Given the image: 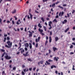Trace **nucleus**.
Returning a JSON list of instances; mask_svg holds the SVG:
<instances>
[{"instance_id":"36","label":"nucleus","mask_w":75,"mask_h":75,"mask_svg":"<svg viewBox=\"0 0 75 75\" xmlns=\"http://www.w3.org/2000/svg\"><path fill=\"white\" fill-rule=\"evenodd\" d=\"M48 51H49V54H50L51 52V50H48Z\"/></svg>"},{"instance_id":"16","label":"nucleus","mask_w":75,"mask_h":75,"mask_svg":"<svg viewBox=\"0 0 75 75\" xmlns=\"http://www.w3.org/2000/svg\"><path fill=\"white\" fill-rule=\"evenodd\" d=\"M69 28H67V29L66 30H65V31H64V32L65 33L67 32L69 30Z\"/></svg>"},{"instance_id":"54","label":"nucleus","mask_w":75,"mask_h":75,"mask_svg":"<svg viewBox=\"0 0 75 75\" xmlns=\"http://www.w3.org/2000/svg\"><path fill=\"white\" fill-rule=\"evenodd\" d=\"M14 17L15 18V19L16 20L17 19V18H16V17L15 16H14Z\"/></svg>"},{"instance_id":"52","label":"nucleus","mask_w":75,"mask_h":75,"mask_svg":"<svg viewBox=\"0 0 75 75\" xmlns=\"http://www.w3.org/2000/svg\"><path fill=\"white\" fill-rule=\"evenodd\" d=\"M16 24L17 25H19L20 24H19V22H18L17 21V22H16Z\"/></svg>"},{"instance_id":"8","label":"nucleus","mask_w":75,"mask_h":75,"mask_svg":"<svg viewBox=\"0 0 75 75\" xmlns=\"http://www.w3.org/2000/svg\"><path fill=\"white\" fill-rule=\"evenodd\" d=\"M53 49L54 52H55L56 50H58V49L57 48L54 47H53Z\"/></svg>"},{"instance_id":"17","label":"nucleus","mask_w":75,"mask_h":75,"mask_svg":"<svg viewBox=\"0 0 75 75\" xmlns=\"http://www.w3.org/2000/svg\"><path fill=\"white\" fill-rule=\"evenodd\" d=\"M49 39H50L49 42L51 43V42H52V39H51V36L50 37H49Z\"/></svg>"},{"instance_id":"57","label":"nucleus","mask_w":75,"mask_h":75,"mask_svg":"<svg viewBox=\"0 0 75 75\" xmlns=\"http://www.w3.org/2000/svg\"><path fill=\"white\" fill-rule=\"evenodd\" d=\"M67 17H69V13H67Z\"/></svg>"},{"instance_id":"55","label":"nucleus","mask_w":75,"mask_h":75,"mask_svg":"<svg viewBox=\"0 0 75 75\" xmlns=\"http://www.w3.org/2000/svg\"><path fill=\"white\" fill-rule=\"evenodd\" d=\"M46 20L47 21H48L49 20V18H47Z\"/></svg>"},{"instance_id":"6","label":"nucleus","mask_w":75,"mask_h":75,"mask_svg":"<svg viewBox=\"0 0 75 75\" xmlns=\"http://www.w3.org/2000/svg\"><path fill=\"white\" fill-rule=\"evenodd\" d=\"M40 37H39L38 38V39H36L35 40L36 42L37 43L38 42H40Z\"/></svg>"},{"instance_id":"41","label":"nucleus","mask_w":75,"mask_h":75,"mask_svg":"<svg viewBox=\"0 0 75 75\" xmlns=\"http://www.w3.org/2000/svg\"><path fill=\"white\" fill-rule=\"evenodd\" d=\"M74 46L73 45H71V47H70V48H72Z\"/></svg>"},{"instance_id":"62","label":"nucleus","mask_w":75,"mask_h":75,"mask_svg":"<svg viewBox=\"0 0 75 75\" xmlns=\"http://www.w3.org/2000/svg\"><path fill=\"white\" fill-rule=\"evenodd\" d=\"M25 32L27 31V28H25Z\"/></svg>"},{"instance_id":"42","label":"nucleus","mask_w":75,"mask_h":75,"mask_svg":"<svg viewBox=\"0 0 75 75\" xmlns=\"http://www.w3.org/2000/svg\"><path fill=\"white\" fill-rule=\"evenodd\" d=\"M75 12V10H73V12H72V13L74 14Z\"/></svg>"},{"instance_id":"3","label":"nucleus","mask_w":75,"mask_h":75,"mask_svg":"<svg viewBox=\"0 0 75 75\" xmlns=\"http://www.w3.org/2000/svg\"><path fill=\"white\" fill-rule=\"evenodd\" d=\"M53 61V60H51L50 59H49L48 60V61H46V62L47 63V64L48 65H50V63L49 62H52Z\"/></svg>"},{"instance_id":"19","label":"nucleus","mask_w":75,"mask_h":75,"mask_svg":"<svg viewBox=\"0 0 75 75\" xmlns=\"http://www.w3.org/2000/svg\"><path fill=\"white\" fill-rule=\"evenodd\" d=\"M16 9H14V11H13V12H12V13L13 14H14L15 13H16Z\"/></svg>"},{"instance_id":"21","label":"nucleus","mask_w":75,"mask_h":75,"mask_svg":"<svg viewBox=\"0 0 75 75\" xmlns=\"http://www.w3.org/2000/svg\"><path fill=\"white\" fill-rule=\"evenodd\" d=\"M6 40H7V38H6V37H4V42H5Z\"/></svg>"},{"instance_id":"14","label":"nucleus","mask_w":75,"mask_h":75,"mask_svg":"<svg viewBox=\"0 0 75 75\" xmlns=\"http://www.w3.org/2000/svg\"><path fill=\"white\" fill-rule=\"evenodd\" d=\"M20 50H21V52L22 53L24 52V50L23 49H22L21 48L20 49Z\"/></svg>"},{"instance_id":"51","label":"nucleus","mask_w":75,"mask_h":75,"mask_svg":"<svg viewBox=\"0 0 75 75\" xmlns=\"http://www.w3.org/2000/svg\"><path fill=\"white\" fill-rule=\"evenodd\" d=\"M12 24L13 25L14 24V21H13V20L12 21Z\"/></svg>"},{"instance_id":"1","label":"nucleus","mask_w":75,"mask_h":75,"mask_svg":"<svg viewBox=\"0 0 75 75\" xmlns=\"http://www.w3.org/2000/svg\"><path fill=\"white\" fill-rule=\"evenodd\" d=\"M7 40L8 41L6 43L8 44V45H5V47L7 48H10V47H11L12 42H11L9 40H10V38L8 37H7Z\"/></svg>"},{"instance_id":"32","label":"nucleus","mask_w":75,"mask_h":75,"mask_svg":"<svg viewBox=\"0 0 75 75\" xmlns=\"http://www.w3.org/2000/svg\"><path fill=\"white\" fill-rule=\"evenodd\" d=\"M37 26V25H35L34 26V30H35L36 29V27Z\"/></svg>"},{"instance_id":"4","label":"nucleus","mask_w":75,"mask_h":75,"mask_svg":"<svg viewBox=\"0 0 75 75\" xmlns=\"http://www.w3.org/2000/svg\"><path fill=\"white\" fill-rule=\"evenodd\" d=\"M5 57L6 59H8V60L10 59L11 58V57L10 56H8V55H7L6 56H5Z\"/></svg>"},{"instance_id":"18","label":"nucleus","mask_w":75,"mask_h":75,"mask_svg":"<svg viewBox=\"0 0 75 75\" xmlns=\"http://www.w3.org/2000/svg\"><path fill=\"white\" fill-rule=\"evenodd\" d=\"M52 7H55V4L54 3V4H53L52 5Z\"/></svg>"},{"instance_id":"15","label":"nucleus","mask_w":75,"mask_h":75,"mask_svg":"<svg viewBox=\"0 0 75 75\" xmlns=\"http://www.w3.org/2000/svg\"><path fill=\"white\" fill-rule=\"evenodd\" d=\"M52 24V22L51 21H50L49 22V26H51V24Z\"/></svg>"},{"instance_id":"27","label":"nucleus","mask_w":75,"mask_h":75,"mask_svg":"<svg viewBox=\"0 0 75 75\" xmlns=\"http://www.w3.org/2000/svg\"><path fill=\"white\" fill-rule=\"evenodd\" d=\"M40 62V63L41 64H42L44 62V61H41Z\"/></svg>"},{"instance_id":"24","label":"nucleus","mask_w":75,"mask_h":75,"mask_svg":"<svg viewBox=\"0 0 75 75\" xmlns=\"http://www.w3.org/2000/svg\"><path fill=\"white\" fill-rule=\"evenodd\" d=\"M28 61H30V62H31L32 61V59H31L30 58H28Z\"/></svg>"},{"instance_id":"64","label":"nucleus","mask_w":75,"mask_h":75,"mask_svg":"<svg viewBox=\"0 0 75 75\" xmlns=\"http://www.w3.org/2000/svg\"><path fill=\"white\" fill-rule=\"evenodd\" d=\"M72 40L74 41V40H75V38H74L72 39Z\"/></svg>"},{"instance_id":"58","label":"nucleus","mask_w":75,"mask_h":75,"mask_svg":"<svg viewBox=\"0 0 75 75\" xmlns=\"http://www.w3.org/2000/svg\"><path fill=\"white\" fill-rule=\"evenodd\" d=\"M72 44L73 45H74L75 46V43H74V42H73V43H72Z\"/></svg>"},{"instance_id":"31","label":"nucleus","mask_w":75,"mask_h":75,"mask_svg":"<svg viewBox=\"0 0 75 75\" xmlns=\"http://www.w3.org/2000/svg\"><path fill=\"white\" fill-rule=\"evenodd\" d=\"M43 28H44L45 30V31H46V27L45 26H43Z\"/></svg>"},{"instance_id":"53","label":"nucleus","mask_w":75,"mask_h":75,"mask_svg":"<svg viewBox=\"0 0 75 75\" xmlns=\"http://www.w3.org/2000/svg\"><path fill=\"white\" fill-rule=\"evenodd\" d=\"M30 18L29 15H28V19H30Z\"/></svg>"},{"instance_id":"48","label":"nucleus","mask_w":75,"mask_h":75,"mask_svg":"<svg viewBox=\"0 0 75 75\" xmlns=\"http://www.w3.org/2000/svg\"><path fill=\"white\" fill-rule=\"evenodd\" d=\"M4 36L5 37H7V34H4Z\"/></svg>"},{"instance_id":"5","label":"nucleus","mask_w":75,"mask_h":75,"mask_svg":"<svg viewBox=\"0 0 75 75\" xmlns=\"http://www.w3.org/2000/svg\"><path fill=\"white\" fill-rule=\"evenodd\" d=\"M28 52H26L25 54L24 53L23 54V55L25 57H27L28 56H29V54H28Z\"/></svg>"},{"instance_id":"12","label":"nucleus","mask_w":75,"mask_h":75,"mask_svg":"<svg viewBox=\"0 0 75 75\" xmlns=\"http://www.w3.org/2000/svg\"><path fill=\"white\" fill-rule=\"evenodd\" d=\"M56 68V66L55 65H52V66L51 67V69H52L53 68Z\"/></svg>"},{"instance_id":"59","label":"nucleus","mask_w":75,"mask_h":75,"mask_svg":"<svg viewBox=\"0 0 75 75\" xmlns=\"http://www.w3.org/2000/svg\"><path fill=\"white\" fill-rule=\"evenodd\" d=\"M48 37L47 36H46V39L47 40H48Z\"/></svg>"},{"instance_id":"38","label":"nucleus","mask_w":75,"mask_h":75,"mask_svg":"<svg viewBox=\"0 0 75 75\" xmlns=\"http://www.w3.org/2000/svg\"><path fill=\"white\" fill-rule=\"evenodd\" d=\"M38 44L37 43L36 44L35 47L37 48L38 47Z\"/></svg>"},{"instance_id":"49","label":"nucleus","mask_w":75,"mask_h":75,"mask_svg":"<svg viewBox=\"0 0 75 75\" xmlns=\"http://www.w3.org/2000/svg\"><path fill=\"white\" fill-rule=\"evenodd\" d=\"M63 6L64 7H65L67 6V5L66 4H64V5H63Z\"/></svg>"},{"instance_id":"43","label":"nucleus","mask_w":75,"mask_h":75,"mask_svg":"<svg viewBox=\"0 0 75 75\" xmlns=\"http://www.w3.org/2000/svg\"><path fill=\"white\" fill-rule=\"evenodd\" d=\"M47 1L48 0H43L42 1L43 2H45Z\"/></svg>"},{"instance_id":"33","label":"nucleus","mask_w":75,"mask_h":75,"mask_svg":"<svg viewBox=\"0 0 75 75\" xmlns=\"http://www.w3.org/2000/svg\"><path fill=\"white\" fill-rule=\"evenodd\" d=\"M35 12L36 13H39V12H38V11H36V10H35Z\"/></svg>"},{"instance_id":"45","label":"nucleus","mask_w":75,"mask_h":75,"mask_svg":"<svg viewBox=\"0 0 75 75\" xmlns=\"http://www.w3.org/2000/svg\"><path fill=\"white\" fill-rule=\"evenodd\" d=\"M74 54V53L73 52H71L70 53V55H72V54Z\"/></svg>"},{"instance_id":"25","label":"nucleus","mask_w":75,"mask_h":75,"mask_svg":"<svg viewBox=\"0 0 75 75\" xmlns=\"http://www.w3.org/2000/svg\"><path fill=\"white\" fill-rule=\"evenodd\" d=\"M5 54H6V52H4L2 54L1 57H4V55H5Z\"/></svg>"},{"instance_id":"47","label":"nucleus","mask_w":75,"mask_h":75,"mask_svg":"<svg viewBox=\"0 0 75 75\" xmlns=\"http://www.w3.org/2000/svg\"><path fill=\"white\" fill-rule=\"evenodd\" d=\"M25 51H27L28 50L27 48H26V47H25Z\"/></svg>"},{"instance_id":"63","label":"nucleus","mask_w":75,"mask_h":75,"mask_svg":"<svg viewBox=\"0 0 75 75\" xmlns=\"http://www.w3.org/2000/svg\"><path fill=\"white\" fill-rule=\"evenodd\" d=\"M73 29L74 30H75V26L73 27Z\"/></svg>"},{"instance_id":"40","label":"nucleus","mask_w":75,"mask_h":75,"mask_svg":"<svg viewBox=\"0 0 75 75\" xmlns=\"http://www.w3.org/2000/svg\"><path fill=\"white\" fill-rule=\"evenodd\" d=\"M2 22V19H1V18H0V22L1 24L2 23H1V22Z\"/></svg>"},{"instance_id":"7","label":"nucleus","mask_w":75,"mask_h":75,"mask_svg":"<svg viewBox=\"0 0 75 75\" xmlns=\"http://www.w3.org/2000/svg\"><path fill=\"white\" fill-rule=\"evenodd\" d=\"M58 59H59V57H57L56 58V57H55L53 59L54 61H57Z\"/></svg>"},{"instance_id":"50","label":"nucleus","mask_w":75,"mask_h":75,"mask_svg":"<svg viewBox=\"0 0 75 75\" xmlns=\"http://www.w3.org/2000/svg\"><path fill=\"white\" fill-rule=\"evenodd\" d=\"M55 18H59L58 15H57V16H55Z\"/></svg>"},{"instance_id":"37","label":"nucleus","mask_w":75,"mask_h":75,"mask_svg":"<svg viewBox=\"0 0 75 75\" xmlns=\"http://www.w3.org/2000/svg\"><path fill=\"white\" fill-rule=\"evenodd\" d=\"M74 65H73V68H72V70H75V69L74 68Z\"/></svg>"},{"instance_id":"20","label":"nucleus","mask_w":75,"mask_h":75,"mask_svg":"<svg viewBox=\"0 0 75 75\" xmlns=\"http://www.w3.org/2000/svg\"><path fill=\"white\" fill-rule=\"evenodd\" d=\"M25 46L26 47H29V45L28 43H26L25 44Z\"/></svg>"},{"instance_id":"13","label":"nucleus","mask_w":75,"mask_h":75,"mask_svg":"<svg viewBox=\"0 0 75 75\" xmlns=\"http://www.w3.org/2000/svg\"><path fill=\"white\" fill-rule=\"evenodd\" d=\"M0 51L2 52H4V53L5 52V50H4V49H0Z\"/></svg>"},{"instance_id":"60","label":"nucleus","mask_w":75,"mask_h":75,"mask_svg":"<svg viewBox=\"0 0 75 75\" xmlns=\"http://www.w3.org/2000/svg\"><path fill=\"white\" fill-rule=\"evenodd\" d=\"M23 71L25 72L26 71V69H24L23 70Z\"/></svg>"},{"instance_id":"29","label":"nucleus","mask_w":75,"mask_h":75,"mask_svg":"<svg viewBox=\"0 0 75 75\" xmlns=\"http://www.w3.org/2000/svg\"><path fill=\"white\" fill-rule=\"evenodd\" d=\"M52 31H50V36H52Z\"/></svg>"},{"instance_id":"61","label":"nucleus","mask_w":75,"mask_h":75,"mask_svg":"<svg viewBox=\"0 0 75 75\" xmlns=\"http://www.w3.org/2000/svg\"><path fill=\"white\" fill-rule=\"evenodd\" d=\"M32 68H30L29 69V70H30V71H32Z\"/></svg>"},{"instance_id":"22","label":"nucleus","mask_w":75,"mask_h":75,"mask_svg":"<svg viewBox=\"0 0 75 75\" xmlns=\"http://www.w3.org/2000/svg\"><path fill=\"white\" fill-rule=\"evenodd\" d=\"M41 19L43 22H45V19H44L42 17L41 18Z\"/></svg>"},{"instance_id":"34","label":"nucleus","mask_w":75,"mask_h":75,"mask_svg":"<svg viewBox=\"0 0 75 75\" xmlns=\"http://www.w3.org/2000/svg\"><path fill=\"white\" fill-rule=\"evenodd\" d=\"M25 75V73H24L23 71H22V75Z\"/></svg>"},{"instance_id":"10","label":"nucleus","mask_w":75,"mask_h":75,"mask_svg":"<svg viewBox=\"0 0 75 75\" xmlns=\"http://www.w3.org/2000/svg\"><path fill=\"white\" fill-rule=\"evenodd\" d=\"M29 47H30V49H31L32 48V44L31 43H29Z\"/></svg>"},{"instance_id":"46","label":"nucleus","mask_w":75,"mask_h":75,"mask_svg":"<svg viewBox=\"0 0 75 75\" xmlns=\"http://www.w3.org/2000/svg\"><path fill=\"white\" fill-rule=\"evenodd\" d=\"M13 70H15L16 69V67H14L13 69Z\"/></svg>"},{"instance_id":"30","label":"nucleus","mask_w":75,"mask_h":75,"mask_svg":"<svg viewBox=\"0 0 75 75\" xmlns=\"http://www.w3.org/2000/svg\"><path fill=\"white\" fill-rule=\"evenodd\" d=\"M32 33H30V34L29 35V37H32Z\"/></svg>"},{"instance_id":"35","label":"nucleus","mask_w":75,"mask_h":75,"mask_svg":"<svg viewBox=\"0 0 75 75\" xmlns=\"http://www.w3.org/2000/svg\"><path fill=\"white\" fill-rule=\"evenodd\" d=\"M64 14V12H62V13H61V17H62V16H63V15Z\"/></svg>"},{"instance_id":"56","label":"nucleus","mask_w":75,"mask_h":75,"mask_svg":"<svg viewBox=\"0 0 75 75\" xmlns=\"http://www.w3.org/2000/svg\"><path fill=\"white\" fill-rule=\"evenodd\" d=\"M7 23H10V21H7Z\"/></svg>"},{"instance_id":"44","label":"nucleus","mask_w":75,"mask_h":75,"mask_svg":"<svg viewBox=\"0 0 75 75\" xmlns=\"http://www.w3.org/2000/svg\"><path fill=\"white\" fill-rule=\"evenodd\" d=\"M50 26V28H49V30H51L52 28V27L51 26Z\"/></svg>"},{"instance_id":"11","label":"nucleus","mask_w":75,"mask_h":75,"mask_svg":"<svg viewBox=\"0 0 75 75\" xmlns=\"http://www.w3.org/2000/svg\"><path fill=\"white\" fill-rule=\"evenodd\" d=\"M67 22V21L66 20V19H65L64 20V21H63L62 22V24H64L65 23H66Z\"/></svg>"},{"instance_id":"2","label":"nucleus","mask_w":75,"mask_h":75,"mask_svg":"<svg viewBox=\"0 0 75 75\" xmlns=\"http://www.w3.org/2000/svg\"><path fill=\"white\" fill-rule=\"evenodd\" d=\"M38 31L39 32H40V34L42 35V36H44L45 35V34L44 33H42V32H43V30H41L40 28H39Z\"/></svg>"},{"instance_id":"26","label":"nucleus","mask_w":75,"mask_h":75,"mask_svg":"<svg viewBox=\"0 0 75 75\" xmlns=\"http://www.w3.org/2000/svg\"><path fill=\"white\" fill-rule=\"evenodd\" d=\"M19 47L18 49L20 48L21 46V45L20 42L19 43Z\"/></svg>"},{"instance_id":"39","label":"nucleus","mask_w":75,"mask_h":75,"mask_svg":"<svg viewBox=\"0 0 75 75\" xmlns=\"http://www.w3.org/2000/svg\"><path fill=\"white\" fill-rule=\"evenodd\" d=\"M47 42H48V41H47V40H46V42H45V45H46L47 44Z\"/></svg>"},{"instance_id":"28","label":"nucleus","mask_w":75,"mask_h":75,"mask_svg":"<svg viewBox=\"0 0 75 75\" xmlns=\"http://www.w3.org/2000/svg\"><path fill=\"white\" fill-rule=\"evenodd\" d=\"M30 18L31 19H32V18L33 15H32V14H31V13H30Z\"/></svg>"},{"instance_id":"9","label":"nucleus","mask_w":75,"mask_h":75,"mask_svg":"<svg viewBox=\"0 0 75 75\" xmlns=\"http://www.w3.org/2000/svg\"><path fill=\"white\" fill-rule=\"evenodd\" d=\"M55 41L56 42H57L59 40V38L58 37H56L55 38Z\"/></svg>"},{"instance_id":"23","label":"nucleus","mask_w":75,"mask_h":75,"mask_svg":"<svg viewBox=\"0 0 75 75\" xmlns=\"http://www.w3.org/2000/svg\"><path fill=\"white\" fill-rule=\"evenodd\" d=\"M38 26L40 28H42V26L41 25V24L40 23H39L38 24Z\"/></svg>"}]
</instances>
